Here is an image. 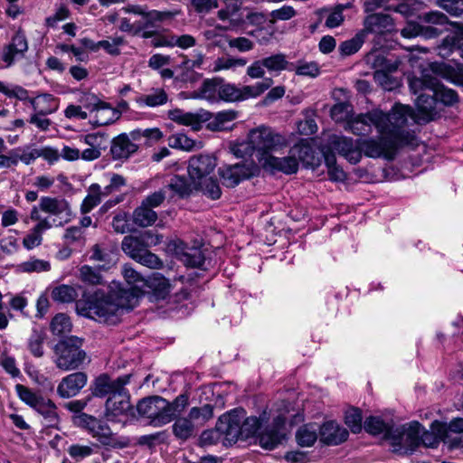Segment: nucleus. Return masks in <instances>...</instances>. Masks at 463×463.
<instances>
[{"label":"nucleus","instance_id":"obj_51","mask_svg":"<svg viewBox=\"0 0 463 463\" xmlns=\"http://www.w3.org/2000/svg\"><path fill=\"white\" fill-rule=\"evenodd\" d=\"M196 189L202 190L203 194L213 200L219 199L222 194L219 184L212 177H207L201 181H196Z\"/></svg>","mask_w":463,"mask_h":463},{"label":"nucleus","instance_id":"obj_52","mask_svg":"<svg viewBox=\"0 0 463 463\" xmlns=\"http://www.w3.org/2000/svg\"><path fill=\"white\" fill-rule=\"evenodd\" d=\"M79 277L80 280L88 285H100L103 283V278L99 270L89 265H83L79 269Z\"/></svg>","mask_w":463,"mask_h":463},{"label":"nucleus","instance_id":"obj_17","mask_svg":"<svg viewBox=\"0 0 463 463\" xmlns=\"http://www.w3.org/2000/svg\"><path fill=\"white\" fill-rule=\"evenodd\" d=\"M129 379L130 375H124L113 380L107 374H101L94 382L92 393L97 397L112 396L122 392L125 385L129 383Z\"/></svg>","mask_w":463,"mask_h":463},{"label":"nucleus","instance_id":"obj_29","mask_svg":"<svg viewBox=\"0 0 463 463\" xmlns=\"http://www.w3.org/2000/svg\"><path fill=\"white\" fill-rule=\"evenodd\" d=\"M171 190L175 195L184 198L189 196L194 190H196V181L188 179L185 176L175 175L165 187Z\"/></svg>","mask_w":463,"mask_h":463},{"label":"nucleus","instance_id":"obj_15","mask_svg":"<svg viewBox=\"0 0 463 463\" xmlns=\"http://www.w3.org/2000/svg\"><path fill=\"white\" fill-rule=\"evenodd\" d=\"M415 134L412 131V138L410 142H404L401 144H391L387 139H385L382 135L379 139L374 138H365L358 140V146L360 149V153L364 152L366 156L377 158L382 156L386 150L396 148L402 146H412L415 141Z\"/></svg>","mask_w":463,"mask_h":463},{"label":"nucleus","instance_id":"obj_37","mask_svg":"<svg viewBox=\"0 0 463 463\" xmlns=\"http://www.w3.org/2000/svg\"><path fill=\"white\" fill-rule=\"evenodd\" d=\"M436 97L420 93L416 99V106L422 118L425 121H430L435 114Z\"/></svg>","mask_w":463,"mask_h":463},{"label":"nucleus","instance_id":"obj_6","mask_svg":"<svg viewBox=\"0 0 463 463\" xmlns=\"http://www.w3.org/2000/svg\"><path fill=\"white\" fill-rule=\"evenodd\" d=\"M81 340L71 336L60 341L54 346L53 362L62 371L79 368L86 359V353L80 348Z\"/></svg>","mask_w":463,"mask_h":463},{"label":"nucleus","instance_id":"obj_63","mask_svg":"<svg viewBox=\"0 0 463 463\" xmlns=\"http://www.w3.org/2000/svg\"><path fill=\"white\" fill-rule=\"evenodd\" d=\"M293 71L297 75L307 76L311 78H316L320 74L319 66L315 61H304L299 62L298 65L294 64Z\"/></svg>","mask_w":463,"mask_h":463},{"label":"nucleus","instance_id":"obj_61","mask_svg":"<svg viewBox=\"0 0 463 463\" xmlns=\"http://www.w3.org/2000/svg\"><path fill=\"white\" fill-rule=\"evenodd\" d=\"M218 99L227 102H234L240 100L239 88L230 83H221L219 86Z\"/></svg>","mask_w":463,"mask_h":463},{"label":"nucleus","instance_id":"obj_38","mask_svg":"<svg viewBox=\"0 0 463 463\" xmlns=\"http://www.w3.org/2000/svg\"><path fill=\"white\" fill-rule=\"evenodd\" d=\"M156 220V213L143 203L133 213V221L140 227L151 226Z\"/></svg>","mask_w":463,"mask_h":463},{"label":"nucleus","instance_id":"obj_50","mask_svg":"<svg viewBox=\"0 0 463 463\" xmlns=\"http://www.w3.org/2000/svg\"><path fill=\"white\" fill-rule=\"evenodd\" d=\"M51 269V264L47 260H39L36 258H30L28 260L24 261L18 265V270L26 273L32 272H43Z\"/></svg>","mask_w":463,"mask_h":463},{"label":"nucleus","instance_id":"obj_33","mask_svg":"<svg viewBox=\"0 0 463 463\" xmlns=\"http://www.w3.org/2000/svg\"><path fill=\"white\" fill-rule=\"evenodd\" d=\"M265 68L269 72H280L282 71H292L294 63L289 62L283 53H276L262 59Z\"/></svg>","mask_w":463,"mask_h":463},{"label":"nucleus","instance_id":"obj_56","mask_svg":"<svg viewBox=\"0 0 463 463\" xmlns=\"http://www.w3.org/2000/svg\"><path fill=\"white\" fill-rule=\"evenodd\" d=\"M188 405V397L184 394L178 395L173 402H168L165 412L169 414L170 422L178 417Z\"/></svg>","mask_w":463,"mask_h":463},{"label":"nucleus","instance_id":"obj_54","mask_svg":"<svg viewBox=\"0 0 463 463\" xmlns=\"http://www.w3.org/2000/svg\"><path fill=\"white\" fill-rule=\"evenodd\" d=\"M45 335L42 331L33 330L28 339V348L31 354L35 357H42L43 355V343Z\"/></svg>","mask_w":463,"mask_h":463},{"label":"nucleus","instance_id":"obj_8","mask_svg":"<svg viewBox=\"0 0 463 463\" xmlns=\"http://www.w3.org/2000/svg\"><path fill=\"white\" fill-rule=\"evenodd\" d=\"M291 411H293L291 404L286 401H281L276 405L277 414L273 417L272 427L266 428L260 433L259 443L261 448L270 450L283 441L285 439L283 430L288 419L286 414H289Z\"/></svg>","mask_w":463,"mask_h":463},{"label":"nucleus","instance_id":"obj_10","mask_svg":"<svg viewBox=\"0 0 463 463\" xmlns=\"http://www.w3.org/2000/svg\"><path fill=\"white\" fill-rule=\"evenodd\" d=\"M367 62L375 69L373 79L375 82L385 90H393L400 86L399 80L392 76L399 67L396 61L387 60L380 53L373 52L367 55Z\"/></svg>","mask_w":463,"mask_h":463},{"label":"nucleus","instance_id":"obj_22","mask_svg":"<svg viewBox=\"0 0 463 463\" xmlns=\"http://www.w3.org/2000/svg\"><path fill=\"white\" fill-rule=\"evenodd\" d=\"M180 261L191 268H202L205 261L204 252L200 247H188L180 242L175 249Z\"/></svg>","mask_w":463,"mask_h":463},{"label":"nucleus","instance_id":"obj_43","mask_svg":"<svg viewBox=\"0 0 463 463\" xmlns=\"http://www.w3.org/2000/svg\"><path fill=\"white\" fill-rule=\"evenodd\" d=\"M101 202V186L99 184H92L88 189V194L80 205L81 213H88Z\"/></svg>","mask_w":463,"mask_h":463},{"label":"nucleus","instance_id":"obj_41","mask_svg":"<svg viewBox=\"0 0 463 463\" xmlns=\"http://www.w3.org/2000/svg\"><path fill=\"white\" fill-rule=\"evenodd\" d=\"M168 97L163 89H154L148 94L141 95L137 99V102L140 106L157 107L167 102Z\"/></svg>","mask_w":463,"mask_h":463},{"label":"nucleus","instance_id":"obj_7","mask_svg":"<svg viewBox=\"0 0 463 463\" xmlns=\"http://www.w3.org/2000/svg\"><path fill=\"white\" fill-rule=\"evenodd\" d=\"M79 102L90 111V115L92 117L90 123L94 126H108L113 124L121 117L118 109H114L109 103L102 100L94 93H82Z\"/></svg>","mask_w":463,"mask_h":463},{"label":"nucleus","instance_id":"obj_35","mask_svg":"<svg viewBox=\"0 0 463 463\" xmlns=\"http://www.w3.org/2000/svg\"><path fill=\"white\" fill-rule=\"evenodd\" d=\"M452 25L456 28L453 34L446 36L441 43L438 46V53L442 58L449 57L454 50L458 49L459 43V26L461 24L453 23Z\"/></svg>","mask_w":463,"mask_h":463},{"label":"nucleus","instance_id":"obj_20","mask_svg":"<svg viewBox=\"0 0 463 463\" xmlns=\"http://www.w3.org/2000/svg\"><path fill=\"white\" fill-rule=\"evenodd\" d=\"M215 165V159L210 156H194L189 160V177L195 181L205 179L213 172Z\"/></svg>","mask_w":463,"mask_h":463},{"label":"nucleus","instance_id":"obj_59","mask_svg":"<svg viewBox=\"0 0 463 463\" xmlns=\"http://www.w3.org/2000/svg\"><path fill=\"white\" fill-rule=\"evenodd\" d=\"M247 61L243 58H225L220 57L213 62V71L218 72L224 70H230L234 67H243L246 65Z\"/></svg>","mask_w":463,"mask_h":463},{"label":"nucleus","instance_id":"obj_36","mask_svg":"<svg viewBox=\"0 0 463 463\" xmlns=\"http://www.w3.org/2000/svg\"><path fill=\"white\" fill-rule=\"evenodd\" d=\"M291 148L298 164L302 163L307 167H313L317 164L314 150L307 143L301 141Z\"/></svg>","mask_w":463,"mask_h":463},{"label":"nucleus","instance_id":"obj_31","mask_svg":"<svg viewBox=\"0 0 463 463\" xmlns=\"http://www.w3.org/2000/svg\"><path fill=\"white\" fill-rule=\"evenodd\" d=\"M168 146L175 149L193 151L202 148L203 143L189 137L183 132H179L173 134L168 137Z\"/></svg>","mask_w":463,"mask_h":463},{"label":"nucleus","instance_id":"obj_58","mask_svg":"<svg viewBox=\"0 0 463 463\" xmlns=\"http://www.w3.org/2000/svg\"><path fill=\"white\" fill-rule=\"evenodd\" d=\"M15 391L20 400L33 409L43 397L41 394L33 392L28 387L20 383L15 385Z\"/></svg>","mask_w":463,"mask_h":463},{"label":"nucleus","instance_id":"obj_46","mask_svg":"<svg viewBox=\"0 0 463 463\" xmlns=\"http://www.w3.org/2000/svg\"><path fill=\"white\" fill-rule=\"evenodd\" d=\"M89 432L103 445H109L110 443L112 431L107 423L95 418Z\"/></svg>","mask_w":463,"mask_h":463},{"label":"nucleus","instance_id":"obj_18","mask_svg":"<svg viewBox=\"0 0 463 463\" xmlns=\"http://www.w3.org/2000/svg\"><path fill=\"white\" fill-rule=\"evenodd\" d=\"M28 50V43L25 34L18 31L12 37L11 42L5 45L2 51V61L5 63V68L14 64L15 59L24 57Z\"/></svg>","mask_w":463,"mask_h":463},{"label":"nucleus","instance_id":"obj_45","mask_svg":"<svg viewBox=\"0 0 463 463\" xmlns=\"http://www.w3.org/2000/svg\"><path fill=\"white\" fill-rule=\"evenodd\" d=\"M144 241L137 237L126 236L122 241V250L133 260H136L146 249Z\"/></svg>","mask_w":463,"mask_h":463},{"label":"nucleus","instance_id":"obj_30","mask_svg":"<svg viewBox=\"0 0 463 463\" xmlns=\"http://www.w3.org/2000/svg\"><path fill=\"white\" fill-rule=\"evenodd\" d=\"M434 71H437L442 75L445 80L463 86V64L457 63L456 67H453L447 63H434L432 65Z\"/></svg>","mask_w":463,"mask_h":463},{"label":"nucleus","instance_id":"obj_19","mask_svg":"<svg viewBox=\"0 0 463 463\" xmlns=\"http://www.w3.org/2000/svg\"><path fill=\"white\" fill-rule=\"evenodd\" d=\"M129 395L126 389L109 396L106 402V416L109 420H116L118 417L127 415L130 410Z\"/></svg>","mask_w":463,"mask_h":463},{"label":"nucleus","instance_id":"obj_27","mask_svg":"<svg viewBox=\"0 0 463 463\" xmlns=\"http://www.w3.org/2000/svg\"><path fill=\"white\" fill-rule=\"evenodd\" d=\"M392 26V19L387 14L374 13L369 14L364 20V29L363 31L367 33H382L384 31H389Z\"/></svg>","mask_w":463,"mask_h":463},{"label":"nucleus","instance_id":"obj_34","mask_svg":"<svg viewBox=\"0 0 463 463\" xmlns=\"http://www.w3.org/2000/svg\"><path fill=\"white\" fill-rule=\"evenodd\" d=\"M90 260L101 262L100 268L109 269L116 263V254L111 250L96 244L92 247Z\"/></svg>","mask_w":463,"mask_h":463},{"label":"nucleus","instance_id":"obj_55","mask_svg":"<svg viewBox=\"0 0 463 463\" xmlns=\"http://www.w3.org/2000/svg\"><path fill=\"white\" fill-rule=\"evenodd\" d=\"M51 329L54 335H61L70 333L71 330V322L65 314L56 315L51 323Z\"/></svg>","mask_w":463,"mask_h":463},{"label":"nucleus","instance_id":"obj_3","mask_svg":"<svg viewBox=\"0 0 463 463\" xmlns=\"http://www.w3.org/2000/svg\"><path fill=\"white\" fill-rule=\"evenodd\" d=\"M287 145L285 136L269 126L260 125L249 131L246 140L231 143L230 151L238 158L250 157L256 153L259 163L262 165L273 153Z\"/></svg>","mask_w":463,"mask_h":463},{"label":"nucleus","instance_id":"obj_47","mask_svg":"<svg viewBox=\"0 0 463 463\" xmlns=\"http://www.w3.org/2000/svg\"><path fill=\"white\" fill-rule=\"evenodd\" d=\"M365 39V32L361 31L356 33L352 39L343 42L339 46V52L342 55L349 56L362 47Z\"/></svg>","mask_w":463,"mask_h":463},{"label":"nucleus","instance_id":"obj_5","mask_svg":"<svg viewBox=\"0 0 463 463\" xmlns=\"http://www.w3.org/2000/svg\"><path fill=\"white\" fill-rule=\"evenodd\" d=\"M213 417V407L211 404H204L201 407H193L186 416L175 418L172 425L174 436L182 441L194 437L199 430Z\"/></svg>","mask_w":463,"mask_h":463},{"label":"nucleus","instance_id":"obj_62","mask_svg":"<svg viewBox=\"0 0 463 463\" xmlns=\"http://www.w3.org/2000/svg\"><path fill=\"white\" fill-rule=\"evenodd\" d=\"M362 412L356 408H352L345 412V424L354 433H358L362 430Z\"/></svg>","mask_w":463,"mask_h":463},{"label":"nucleus","instance_id":"obj_1","mask_svg":"<svg viewBox=\"0 0 463 463\" xmlns=\"http://www.w3.org/2000/svg\"><path fill=\"white\" fill-rule=\"evenodd\" d=\"M122 275L128 288L113 283L108 295L97 291L87 299L79 300L76 303L78 313L99 323L116 324L124 309L134 308L146 292L147 279L128 264L123 266Z\"/></svg>","mask_w":463,"mask_h":463},{"label":"nucleus","instance_id":"obj_13","mask_svg":"<svg viewBox=\"0 0 463 463\" xmlns=\"http://www.w3.org/2000/svg\"><path fill=\"white\" fill-rule=\"evenodd\" d=\"M245 411L242 409H234L222 414L216 423V430L229 444L241 439V422L244 420Z\"/></svg>","mask_w":463,"mask_h":463},{"label":"nucleus","instance_id":"obj_24","mask_svg":"<svg viewBox=\"0 0 463 463\" xmlns=\"http://www.w3.org/2000/svg\"><path fill=\"white\" fill-rule=\"evenodd\" d=\"M130 138V135L128 136L125 133L113 138L110 152L114 159L128 158L137 152L138 146Z\"/></svg>","mask_w":463,"mask_h":463},{"label":"nucleus","instance_id":"obj_32","mask_svg":"<svg viewBox=\"0 0 463 463\" xmlns=\"http://www.w3.org/2000/svg\"><path fill=\"white\" fill-rule=\"evenodd\" d=\"M146 289H151L155 297L158 299L165 298L170 292L171 286L168 279L159 273L153 274V276L146 279Z\"/></svg>","mask_w":463,"mask_h":463},{"label":"nucleus","instance_id":"obj_48","mask_svg":"<svg viewBox=\"0 0 463 463\" xmlns=\"http://www.w3.org/2000/svg\"><path fill=\"white\" fill-rule=\"evenodd\" d=\"M220 81L218 80H206L199 89L198 97L211 102L218 100Z\"/></svg>","mask_w":463,"mask_h":463},{"label":"nucleus","instance_id":"obj_16","mask_svg":"<svg viewBox=\"0 0 463 463\" xmlns=\"http://www.w3.org/2000/svg\"><path fill=\"white\" fill-rule=\"evenodd\" d=\"M329 146L332 150L344 156L351 164H357L362 158L358 146V140L354 142L353 138L334 135L329 139Z\"/></svg>","mask_w":463,"mask_h":463},{"label":"nucleus","instance_id":"obj_53","mask_svg":"<svg viewBox=\"0 0 463 463\" xmlns=\"http://www.w3.org/2000/svg\"><path fill=\"white\" fill-rule=\"evenodd\" d=\"M63 240L68 245L82 247L86 242L85 232L81 227L71 226L65 230Z\"/></svg>","mask_w":463,"mask_h":463},{"label":"nucleus","instance_id":"obj_25","mask_svg":"<svg viewBox=\"0 0 463 463\" xmlns=\"http://www.w3.org/2000/svg\"><path fill=\"white\" fill-rule=\"evenodd\" d=\"M263 167L270 168L272 170H278L284 174L290 175L294 174L298 169V160L292 155V148H290L288 156L285 157H277L270 156L262 164Z\"/></svg>","mask_w":463,"mask_h":463},{"label":"nucleus","instance_id":"obj_11","mask_svg":"<svg viewBox=\"0 0 463 463\" xmlns=\"http://www.w3.org/2000/svg\"><path fill=\"white\" fill-rule=\"evenodd\" d=\"M168 401L160 396H151L141 400L137 405L138 415L153 427H162L170 422L165 412Z\"/></svg>","mask_w":463,"mask_h":463},{"label":"nucleus","instance_id":"obj_57","mask_svg":"<svg viewBox=\"0 0 463 463\" xmlns=\"http://www.w3.org/2000/svg\"><path fill=\"white\" fill-rule=\"evenodd\" d=\"M263 420V418L260 420L257 417L246 418L245 415L244 420L241 422V439H247L250 437H253L260 429Z\"/></svg>","mask_w":463,"mask_h":463},{"label":"nucleus","instance_id":"obj_14","mask_svg":"<svg viewBox=\"0 0 463 463\" xmlns=\"http://www.w3.org/2000/svg\"><path fill=\"white\" fill-rule=\"evenodd\" d=\"M39 209L59 219L58 225L69 222L72 217V211L69 202L61 197H42L39 203Z\"/></svg>","mask_w":463,"mask_h":463},{"label":"nucleus","instance_id":"obj_9","mask_svg":"<svg viewBox=\"0 0 463 463\" xmlns=\"http://www.w3.org/2000/svg\"><path fill=\"white\" fill-rule=\"evenodd\" d=\"M421 425L412 421L392 429L388 440L393 451L398 453H411L420 445Z\"/></svg>","mask_w":463,"mask_h":463},{"label":"nucleus","instance_id":"obj_60","mask_svg":"<svg viewBox=\"0 0 463 463\" xmlns=\"http://www.w3.org/2000/svg\"><path fill=\"white\" fill-rule=\"evenodd\" d=\"M190 6L198 15L204 16L218 8L219 2L218 0H190Z\"/></svg>","mask_w":463,"mask_h":463},{"label":"nucleus","instance_id":"obj_44","mask_svg":"<svg viewBox=\"0 0 463 463\" xmlns=\"http://www.w3.org/2000/svg\"><path fill=\"white\" fill-rule=\"evenodd\" d=\"M365 430L373 435H381L383 434L384 439H388L389 431L392 430V427L388 423L384 422L379 417H370L366 419L364 422Z\"/></svg>","mask_w":463,"mask_h":463},{"label":"nucleus","instance_id":"obj_40","mask_svg":"<svg viewBox=\"0 0 463 463\" xmlns=\"http://www.w3.org/2000/svg\"><path fill=\"white\" fill-rule=\"evenodd\" d=\"M272 84L273 80L270 78H265L262 81L256 82L254 85L239 88L240 100L256 98L269 90Z\"/></svg>","mask_w":463,"mask_h":463},{"label":"nucleus","instance_id":"obj_12","mask_svg":"<svg viewBox=\"0 0 463 463\" xmlns=\"http://www.w3.org/2000/svg\"><path fill=\"white\" fill-rule=\"evenodd\" d=\"M222 184L227 187H235L241 181L257 175L260 172L259 165L252 159L225 165L218 170Z\"/></svg>","mask_w":463,"mask_h":463},{"label":"nucleus","instance_id":"obj_26","mask_svg":"<svg viewBox=\"0 0 463 463\" xmlns=\"http://www.w3.org/2000/svg\"><path fill=\"white\" fill-rule=\"evenodd\" d=\"M168 118L179 125L191 127L194 130H199L207 119L199 113L187 112L180 109L169 110Z\"/></svg>","mask_w":463,"mask_h":463},{"label":"nucleus","instance_id":"obj_28","mask_svg":"<svg viewBox=\"0 0 463 463\" xmlns=\"http://www.w3.org/2000/svg\"><path fill=\"white\" fill-rule=\"evenodd\" d=\"M33 110L40 114L50 115L59 109V99L49 93L37 95L30 99Z\"/></svg>","mask_w":463,"mask_h":463},{"label":"nucleus","instance_id":"obj_39","mask_svg":"<svg viewBox=\"0 0 463 463\" xmlns=\"http://www.w3.org/2000/svg\"><path fill=\"white\" fill-rule=\"evenodd\" d=\"M318 430L319 426L316 423L307 424L299 428L296 434L298 445L302 447L312 446L317 439Z\"/></svg>","mask_w":463,"mask_h":463},{"label":"nucleus","instance_id":"obj_64","mask_svg":"<svg viewBox=\"0 0 463 463\" xmlns=\"http://www.w3.org/2000/svg\"><path fill=\"white\" fill-rule=\"evenodd\" d=\"M325 161L327 166L328 175L331 180L338 182L345 179V174L344 170L336 165L334 155L326 156Z\"/></svg>","mask_w":463,"mask_h":463},{"label":"nucleus","instance_id":"obj_42","mask_svg":"<svg viewBox=\"0 0 463 463\" xmlns=\"http://www.w3.org/2000/svg\"><path fill=\"white\" fill-rule=\"evenodd\" d=\"M33 409L47 420L48 425H53L58 421L56 406L50 399L42 397Z\"/></svg>","mask_w":463,"mask_h":463},{"label":"nucleus","instance_id":"obj_4","mask_svg":"<svg viewBox=\"0 0 463 463\" xmlns=\"http://www.w3.org/2000/svg\"><path fill=\"white\" fill-rule=\"evenodd\" d=\"M435 62L430 63V69H423L420 76L411 75L408 77L409 87L414 94H418L423 90H429L434 93L437 101L441 102L446 106H452L458 101V93L449 88L440 84L435 75H442L434 71L432 65Z\"/></svg>","mask_w":463,"mask_h":463},{"label":"nucleus","instance_id":"obj_21","mask_svg":"<svg viewBox=\"0 0 463 463\" xmlns=\"http://www.w3.org/2000/svg\"><path fill=\"white\" fill-rule=\"evenodd\" d=\"M87 380V375L84 373H71L61 380L58 385L57 392L62 398L75 396L86 385Z\"/></svg>","mask_w":463,"mask_h":463},{"label":"nucleus","instance_id":"obj_49","mask_svg":"<svg viewBox=\"0 0 463 463\" xmlns=\"http://www.w3.org/2000/svg\"><path fill=\"white\" fill-rule=\"evenodd\" d=\"M78 293L73 287L68 285H60L52 291V298L61 303H70L74 301Z\"/></svg>","mask_w":463,"mask_h":463},{"label":"nucleus","instance_id":"obj_2","mask_svg":"<svg viewBox=\"0 0 463 463\" xmlns=\"http://www.w3.org/2000/svg\"><path fill=\"white\" fill-rule=\"evenodd\" d=\"M409 118H413L411 108L397 103L390 113L374 109L350 118L345 129L356 136H365L372 133L373 126L391 144L406 143L412 138V131L406 128Z\"/></svg>","mask_w":463,"mask_h":463},{"label":"nucleus","instance_id":"obj_23","mask_svg":"<svg viewBox=\"0 0 463 463\" xmlns=\"http://www.w3.org/2000/svg\"><path fill=\"white\" fill-rule=\"evenodd\" d=\"M320 441L326 445H338L348 437V431L335 421H327L319 427Z\"/></svg>","mask_w":463,"mask_h":463}]
</instances>
